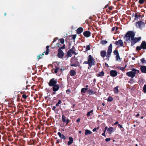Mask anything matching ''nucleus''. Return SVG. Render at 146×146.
Wrapping results in <instances>:
<instances>
[{
	"label": "nucleus",
	"instance_id": "1",
	"mask_svg": "<svg viewBox=\"0 0 146 146\" xmlns=\"http://www.w3.org/2000/svg\"><path fill=\"white\" fill-rule=\"evenodd\" d=\"M87 61L84 62V63L88 64L89 66L91 67L92 66L95 65V61L91 55H89L87 58Z\"/></svg>",
	"mask_w": 146,
	"mask_h": 146
},
{
	"label": "nucleus",
	"instance_id": "2",
	"mask_svg": "<svg viewBox=\"0 0 146 146\" xmlns=\"http://www.w3.org/2000/svg\"><path fill=\"white\" fill-rule=\"evenodd\" d=\"M135 33L132 31H129L126 34L125 37V39L127 41H131L134 37Z\"/></svg>",
	"mask_w": 146,
	"mask_h": 146
},
{
	"label": "nucleus",
	"instance_id": "3",
	"mask_svg": "<svg viewBox=\"0 0 146 146\" xmlns=\"http://www.w3.org/2000/svg\"><path fill=\"white\" fill-rule=\"evenodd\" d=\"M139 72V70L135 69V68L132 69V71L128 72L126 73V74L128 76L131 77L132 78H133L135 74L138 73Z\"/></svg>",
	"mask_w": 146,
	"mask_h": 146
},
{
	"label": "nucleus",
	"instance_id": "4",
	"mask_svg": "<svg viewBox=\"0 0 146 146\" xmlns=\"http://www.w3.org/2000/svg\"><path fill=\"white\" fill-rule=\"evenodd\" d=\"M45 119V118H44ZM44 122V124L43 125H42L40 126V128L41 129L40 130V136H42V137H45L46 134V128L44 127V124L45 122V120H44V118H43V120H42Z\"/></svg>",
	"mask_w": 146,
	"mask_h": 146
},
{
	"label": "nucleus",
	"instance_id": "5",
	"mask_svg": "<svg viewBox=\"0 0 146 146\" xmlns=\"http://www.w3.org/2000/svg\"><path fill=\"white\" fill-rule=\"evenodd\" d=\"M112 44H110L108 48V53L106 55V57L108 58H109L111 53L112 51Z\"/></svg>",
	"mask_w": 146,
	"mask_h": 146
},
{
	"label": "nucleus",
	"instance_id": "6",
	"mask_svg": "<svg viewBox=\"0 0 146 146\" xmlns=\"http://www.w3.org/2000/svg\"><path fill=\"white\" fill-rule=\"evenodd\" d=\"M141 39V37L137 38H135L134 37L133 38V39L131 40L132 41L131 42V45H133L135 43H136L137 42L139 41Z\"/></svg>",
	"mask_w": 146,
	"mask_h": 146
},
{
	"label": "nucleus",
	"instance_id": "7",
	"mask_svg": "<svg viewBox=\"0 0 146 146\" xmlns=\"http://www.w3.org/2000/svg\"><path fill=\"white\" fill-rule=\"evenodd\" d=\"M145 26V24L142 21H140L137 23L136 26L137 27L142 29Z\"/></svg>",
	"mask_w": 146,
	"mask_h": 146
},
{
	"label": "nucleus",
	"instance_id": "8",
	"mask_svg": "<svg viewBox=\"0 0 146 146\" xmlns=\"http://www.w3.org/2000/svg\"><path fill=\"white\" fill-rule=\"evenodd\" d=\"M115 44L117 45L118 47L122 46L123 45V41L121 40H119L118 41H116Z\"/></svg>",
	"mask_w": 146,
	"mask_h": 146
},
{
	"label": "nucleus",
	"instance_id": "9",
	"mask_svg": "<svg viewBox=\"0 0 146 146\" xmlns=\"http://www.w3.org/2000/svg\"><path fill=\"white\" fill-rule=\"evenodd\" d=\"M74 53V48H73L68 51L67 53V56H68V57H71L72 54Z\"/></svg>",
	"mask_w": 146,
	"mask_h": 146
},
{
	"label": "nucleus",
	"instance_id": "10",
	"mask_svg": "<svg viewBox=\"0 0 146 146\" xmlns=\"http://www.w3.org/2000/svg\"><path fill=\"white\" fill-rule=\"evenodd\" d=\"M58 56L60 58H62L64 55V53L63 51L60 49L58 50Z\"/></svg>",
	"mask_w": 146,
	"mask_h": 146
},
{
	"label": "nucleus",
	"instance_id": "11",
	"mask_svg": "<svg viewBox=\"0 0 146 146\" xmlns=\"http://www.w3.org/2000/svg\"><path fill=\"white\" fill-rule=\"evenodd\" d=\"M56 83V81L54 80V79L53 78L50 80L49 84L50 86H54Z\"/></svg>",
	"mask_w": 146,
	"mask_h": 146
},
{
	"label": "nucleus",
	"instance_id": "12",
	"mask_svg": "<svg viewBox=\"0 0 146 146\" xmlns=\"http://www.w3.org/2000/svg\"><path fill=\"white\" fill-rule=\"evenodd\" d=\"M110 75L112 77H115L116 76L117 74V72L115 70H112L110 72Z\"/></svg>",
	"mask_w": 146,
	"mask_h": 146
},
{
	"label": "nucleus",
	"instance_id": "13",
	"mask_svg": "<svg viewBox=\"0 0 146 146\" xmlns=\"http://www.w3.org/2000/svg\"><path fill=\"white\" fill-rule=\"evenodd\" d=\"M46 54V51H44L42 54H40L37 56V60H38L39 59L42 58L44 56V53Z\"/></svg>",
	"mask_w": 146,
	"mask_h": 146
},
{
	"label": "nucleus",
	"instance_id": "14",
	"mask_svg": "<svg viewBox=\"0 0 146 146\" xmlns=\"http://www.w3.org/2000/svg\"><path fill=\"white\" fill-rule=\"evenodd\" d=\"M141 46L142 48L144 49H146V42L145 41H143L141 45Z\"/></svg>",
	"mask_w": 146,
	"mask_h": 146
},
{
	"label": "nucleus",
	"instance_id": "15",
	"mask_svg": "<svg viewBox=\"0 0 146 146\" xmlns=\"http://www.w3.org/2000/svg\"><path fill=\"white\" fill-rule=\"evenodd\" d=\"M114 130L113 128L112 127H111L107 129V131L108 132L109 134H111L113 131Z\"/></svg>",
	"mask_w": 146,
	"mask_h": 146
},
{
	"label": "nucleus",
	"instance_id": "16",
	"mask_svg": "<svg viewBox=\"0 0 146 146\" xmlns=\"http://www.w3.org/2000/svg\"><path fill=\"white\" fill-rule=\"evenodd\" d=\"M62 121L64 122H66V124H67L69 122V119H67L66 120V117L64 116V115H62Z\"/></svg>",
	"mask_w": 146,
	"mask_h": 146
},
{
	"label": "nucleus",
	"instance_id": "17",
	"mask_svg": "<svg viewBox=\"0 0 146 146\" xmlns=\"http://www.w3.org/2000/svg\"><path fill=\"white\" fill-rule=\"evenodd\" d=\"M141 69L142 72L146 73V66H141Z\"/></svg>",
	"mask_w": 146,
	"mask_h": 146
},
{
	"label": "nucleus",
	"instance_id": "18",
	"mask_svg": "<svg viewBox=\"0 0 146 146\" xmlns=\"http://www.w3.org/2000/svg\"><path fill=\"white\" fill-rule=\"evenodd\" d=\"M84 35L86 37H88L90 36V32L86 31L83 33Z\"/></svg>",
	"mask_w": 146,
	"mask_h": 146
},
{
	"label": "nucleus",
	"instance_id": "19",
	"mask_svg": "<svg viewBox=\"0 0 146 146\" xmlns=\"http://www.w3.org/2000/svg\"><path fill=\"white\" fill-rule=\"evenodd\" d=\"M69 141L68 142V145H70L73 142V138L71 137H69Z\"/></svg>",
	"mask_w": 146,
	"mask_h": 146
},
{
	"label": "nucleus",
	"instance_id": "20",
	"mask_svg": "<svg viewBox=\"0 0 146 146\" xmlns=\"http://www.w3.org/2000/svg\"><path fill=\"white\" fill-rule=\"evenodd\" d=\"M53 87V90L54 91H57L59 88V86L58 85H54Z\"/></svg>",
	"mask_w": 146,
	"mask_h": 146
},
{
	"label": "nucleus",
	"instance_id": "21",
	"mask_svg": "<svg viewBox=\"0 0 146 146\" xmlns=\"http://www.w3.org/2000/svg\"><path fill=\"white\" fill-rule=\"evenodd\" d=\"M106 52L105 51L102 50L101 52V56L102 57H104L106 56Z\"/></svg>",
	"mask_w": 146,
	"mask_h": 146
},
{
	"label": "nucleus",
	"instance_id": "22",
	"mask_svg": "<svg viewBox=\"0 0 146 146\" xmlns=\"http://www.w3.org/2000/svg\"><path fill=\"white\" fill-rule=\"evenodd\" d=\"M83 29L82 27L78 28L77 30V33L78 34H80L83 31Z\"/></svg>",
	"mask_w": 146,
	"mask_h": 146
},
{
	"label": "nucleus",
	"instance_id": "23",
	"mask_svg": "<svg viewBox=\"0 0 146 146\" xmlns=\"http://www.w3.org/2000/svg\"><path fill=\"white\" fill-rule=\"evenodd\" d=\"M58 134L61 139H66L65 136L63 135H62L60 132H58Z\"/></svg>",
	"mask_w": 146,
	"mask_h": 146
},
{
	"label": "nucleus",
	"instance_id": "24",
	"mask_svg": "<svg viewBox=\"0 0 146 146\" xmlns=\"http://www.w3.org/2000/svg\"><path fill=\"white\" fill-rule=\"evenodd\" d=\"M114 92L115 94H117L119 92V90L118 89V87L116 86L113 89Z\"/></svg>",
	"mask_w": 146,
	"mask_h": 146
},
{
	"label": "nucleus",
	"instance_id": "25",
	"mask_svg": "<svg viewBox=\"0 0 146 146\" xmlns=\"http://www.w3.org/2000/svg\"><path fill=\"white\" fill-rule=\"evenodd\" d=\"M104 73L103 71H101L99 72L98 74V77L103 76H104Z\"/></svg>",
	"mask_w": 146,
	"mask_h": 146
},
{
	"label": "nucleus",
	"instance_id": "26",
	"mask_svg": "<svg viewBox=\"0 0 146 146\" xmlns=\"http://www.w3.org/2000/svg\"><path fill=\"white\" fill-rule=\"evenodd\" d=\"M76 74V72L75 71L72 70H71L70 72V74L71 76H74Z\"/></svg>",
	"mask_w": 146,
	"mask_h": 146
},
{
	"label": "nucleus",
	"instance_id": "27",
	"mask_svg": "<svg viewBox=\"0 0 146 146\" xmlns=\"http://www.w3.org/2000/svg\"><path fill=\"white\" fill-rule=\"evenodd\" d=\"M88 93L90 95H92L94 94L95 93V92H94L92 90L89 89L88 91Z\"/></svg>",
	"mask_w": 146,
	"mask_h": 146
},
{
	"label": "nucleus",
	"instance_id": "28",
	"mask_svg": "<svg viewBox=\"0 0 146 146\" xmlns=\"http://www.w3.org/2000/svg\"><path fill=\"white\" fill-rule=\"evenodd\" d=\"M92 132L88 130H86L85 134L86 135H87L88 134H91Z\"/></svg>",
	"mask_w": 146,
	"mask_h": 146
},
{
	"label": "nucleus",
	"instance_id": "29",
	"mask_svg": "<svg viewBox=\"0 0 146 146\" xmlns=\"http://www.w3.org/2000/svg\"><path fill=\"white\" fill-rule=\"evenodd\" d=\"M88 90L87 88H83L82 89L81 92L82 93H85Z\"/></svg>",
	"mask_w": 146,
	"mask_h": 146
},
{
	"label": "nucleus",
	"instance_id": "30",
	"mask_svg": "<svg viewBox=\"0 0 146 146\" xmlns=\"http://www.w3.org/2000/svg\"><path fill=\"white\" fill-rule=\"evenodd\" d=\"M49 46H46V55L48 54L49 52L50 51V50L49 49Z\"/></svg>",
	"mask_w": 146,
	"mask_h": 146
},
{
	"label": "nucleus",
	"instance_id": "31",
	"mask_svg": "<svg viewBox=\"0 0 146 146\" xmlns=\"http://www.w3.org/2000/svg\"><path fill=\"white\" fill-rule=\"evenodd\" d=\"M116 59L117 61H121V59L119 57V54H117L116 56Z\"/></svg>",
	"mask_w": 146,
	"mask_h": 146
},
{
	"label": "nucleus",
	"instance_id": "32",
	"mask_svg": "<svg viewBox=\"0 0 146 146\" xmlns=\"http://www.w3.org/2000/svg\"><path fill=\"white\" fill-rule=\"evenodd\" d=\"M101 43L103 44V45H104L106 44L107 43V41L106 40H102L101 42Z\"/></svg>",
	"mask_w": 146,
	"mask_h": 146
},
{
	"label": "nucleus",
	"instance_id": "33",
	"mask_svg": "<svg viewBox=\"0 0 146 146\" xmlns=\"http://www.w3.org/2000/svg\"><path fill=\"white\" fill-rule=\"evenodd\" d=\"M141 62L143 63H145L146 62V61L145 60V59L144 58H142L141 60Z\"/></svg>",
	"mask_w": 146,
	"mask_h": 146
},
{
	"label": "nucleus",
	"instance_id": "34",
	"mask_svg": "<svg viewBox=\"0 0 146 146\" xmlns=\"http://www.w3.org/2000/svg\"><path fill=\"white\" fill-rule=\"evenodd\" d=\"M93 111V110H92L91 111H89V112H88L87 114V115L88 116H89L90 115V114L91 113H92V114H93V113H92Z\"/></svg>",
	"mask_w": 146,
	"mask_h": 146
},
{
	"label": "nucleus",
	"instance_id": "35",
	"mask_svg": "<svg viewBox=\"0 0 146 146\" xmlns=\"http://www.w3.org/2000/svg\"><path fill=\"white\" fill-rule=\"evenodd\" d=\"M135 19L137 20L138 18L140 17V16L139 15L136 14L135 15Z\"/></svg>",
	"mask_w": 146,
	"mask_h": 146
},
{
	"label": "nucleus",
	"instance_id": "36",
	"mask_svg": "<svg viewBox=\"0 0 146 146\" xmlns=\"http://www.w3.org/2000/svg\"><path fill=\"white\" fill-rule=\"evenodd\" d=\"M145 1V0H139V3L141 4H143Z\"/></svg>",
	"mask_w": 146,
	"mask_h": 146
},
{
	"label": "nucleus",
	"instance_id": "37",
	"mask_svg": "<svg viewBox=\"0 0 146 146\" xmlns=\"http://www.w3.org/2000/svg\"><path fill=\"white\" fill-rule=\"evenodd\" d=\"M143 91L145 93H146V85H145L143 88Z\"/></svg>",
	"mask_w": 146,
	"mask_h": 146
},
{
	"label": "nucleus",
	"instance_id": "38",
	"mask_svg": "<svg viewBox=\"0 0 146 146\" xmlns=\"http://www.w3.org/2000/svg\"><path fill=\"white\" fill-rule=\"evenodd\" d=\"M113 99L111 97H109L108 99V101L109 102H111L112 101Z\"/></svg>",
	"mask_w": 146,
	"mask_h": 146
},
{
	"label": "nucleus",
	"instance_id": "39",
	"mask_svg": "<svg viewBox=\"0 0 146 146\" xmlns=\"http://www.w3.org/2000/svg\"><path fill=\"white\" fill-rule=\"evenodd\" d=\"M141 49H142L141 47V46H137L136 48V50H140Z\"/></svg>",
	"mask_w": 146,
	"mask_h": 146
},
{
	"label": "nucleus",
	"instance_id": "40",
	"mask_svg": "<svg viewBox=\"0 0 146 146\" xmlns=\"http://www.w3.org/2000/svg\"><path fill=\"white\" fill-rule=\"evenodd\" d=\"M22 97L24 99H26L27 98V96L25 94H23L22 96Z\"/></svg>",
	"mask_w": 146,
	"mask_h": 146
},
{
	"label": "nucleus",
	"instance_id": "41",
	"mask_svg": "<svg viewBox=\"0 0 146 146\" xmlns=\"http://www.w3.org/2000/svg\"><path fill=\"white\" fill-rule=\"evenodd\" d=\"M61 101L60 100H59L58 102L56 104V106H59V105L61 103Z\"/></svg>",
	"mask_w": 146,
	"mask_h": 146
},
{
	"label": "nucleus",
	"instance_id": "42",
	"mask_svg": "<svg viewBox=\"0 0 146 146\" xmlns=\"http://www.w3.org/2000/svg\"><path fill=\"white\" fill-rule=\"evenodd\" d=\"M120 70H121L122 71L124 69H125V68L123 67H119L118 68Z\"/></svg>",
	"mask_w": 146,
	"mask_h": 146
},
{
	"label": "nucleus",
	"instance_id": "43",
	"mask_svg": "<svg viewBox=\"0 0 146 146\" xmlns=\"http://www.w3.org/2000/svg\"><path fill=\"white\" fill-rule=\"evenodd\" d=\"M59 69V68L57 67H56L55 69L54 70V73H56L57 72L58 70Z\"/></svg>",
	"mask_w": 146,
	"mask_h": 146
},
{
	"label": "nucleus",
	"instance_id": "44",
	"mask_svg": "<svg viewBox=\"0 0 146 146\" xmlns=\"http://www.w3.org/2000/svg\"><path fill=\"white\" fill-rule=\"evenodd\" d=\"M86 50H89L90 49V46L89 45H88L86 46Z\"/></svg>",
	"mask_w": 146,
	"mask_h": 146
},
{
	"label": "nucleus",
	"instance_id": "45",
	"mask_svg": "<svg viewBox=\"0 0 146 146\" xmlns=\"http://www.w3.org/2000/svg\"><path fill=\"white\" fill-rule=\"evenodd\" d=\"M112 31H114L115 30L116 31L117 30V28H116L115 27H113L112 29Z\"/></svg>",
	"mask_w": 146,
	"mask_h": 146
},
{
	"label": "nucleus",
	"instance_id": "46",
	"mask_svg": "<svg viewBox=\"0 0 146 146\" xmlns=\"http://www.w3.org/2000/svg\"><path fill=\"white\" fill-rule=\"evenodd\" d=\"M111 140V139L110 138H107L105 139V141L106 142H108Z\"/></svg>",
	"mask_w": 146,
	"mask_h": 146
},
{
	"label": "nucleus",
	"instance_id": "47",
	"mask_svg": "<svg viewBox=\"0 0 146 146\" xmlns=\"http://www.w3.org/2000/svg\"><path fill=\"white\" fill-rule=\"evenodd\" d=\"M66 92L67 94H69L70 93V90H68L66 91Z\"/></svg>",
	"mask_w": 146,
	"mask_h": 146
},
{
	"label": "nucleus",
	"instance_id": "48",
	"mask_svg": "<svg viewBox=\"0 0 146 146\" xmlns=\"http://www.w3.org/2000/svg\"><path fill=\"white\" fill-rule=\"evenodd\" d=\"M60 42L62 43L63 44L64 42V40L63 39H60Z\"/></svg>",
	"mask_w": 146,
	"mask_h": 146
},
{
	"label": "nucleus",
	"instance_id": "49",
	"mask_svg": "<svg viewBox=\"0 0 146 146\" xmlns=\"http://www.w3.org/2000/svg\"><path fill=\"white\" fill-rule=\"evenodd\" d=\"M114 53L115 54H116L117 55V54H118V53L117 50H115L114 51Z\"/></svg>",
	"mask_w": 146,
	"mask_h": 146
},
{
	"label": "nucleus",
	"instance_id": "50",
	"mask_svg": "<svg viewBox=\"0 0 146 146\" xmlns=\"http://www.w3.org/2000/svg\"><path fill=\"white\" fill-rule=\"evenodd\" d=\"M118 126L121 128H123V127H122V125H120V124H118Z\"/></svg>",
	"mask_w": 146,
	"mask_h": 146
},
{
	"label": "nucleus",
	"instance_id": "51",
	"mask_svg": "<svg viewBox=\"0 0 146 146\" xmlns=\"http://www.w3.org/2000/svg\"><path fill=\"white\" fill-rule=\"evenodd\" d=\"M76 37V36L75 35H73L72 36V38L73 39H75Z\"/></svg>",
	"mask_w": 146,
	"mask_h": 146
},
{
	"label": "nucleus",
	"instance_id": "52",
	"mask_svg": "<svg viewBox=\"0 0 146 146\" xmlns=\"http://www.w3.org/2000/svg\"><path fill=\"white\" fill-rule=\"evenodd\" d=\"M108 129V127H106L105 128V130L104 131V132H105L106 131V130Z\"/></svg>",
	"mask_w": 146,
	"mask_h": 146
},
{
	"label": "nucleus",
	"instance_id": "53",
	"mask_svg": "<svg viewBox=\"0 0 146 146\" xmlns=\"http://www.w3.org/2000/svg\"><path fill=\"white\" fill-rule=\"evenodd\" d=\"M105 132H104V133H102V135L106 137V136L105 134Z\"/></svg>",
	"mask_w": 146,
	"mask_h": 146
},
{
	"label": "nucleus",
	"instance_id": "54",
	"mask_svg": "<svg viewBox=\"0 0 146 146\" xmlns=\"http://www.w3.org/2000/svg\"><path fill=\"white\" fill-rule=\"evenodd\" d=\"M105 66H106V67H109V66H108V64H107L106 63H105Z\"/></svg>",
	"mask_w": 146,
	"mask_h": 146
},
{
	"label": "nucleus",
	"instance_id": "55",
	"mask_svg": "<svg viewBox=\"0 0 146 146\" xmlns=\"http://www.w3.org/2000/svg\"><path fill=\"white\" fill-rule=\"evenodd\" d=\"M80 121V119L79 118L77 120V122H79Z\"/></svg>",
	"mask_w": 146,
	"mask_h": 146
},
{
	"label": "nucleus",
	"instance_id": "56",
	"mask_svg": "<svg viewBox=\"0 0 146 146\" xmlns=\"http://www.w3.org/2000/svg\"><path fill=\"white\" fill-rule=\"evenodd\" d=\"M96 128H94L93 129V132H94V131H96Z\"/></svg>",
	"mask_w": 146,
	"mask_h": 146
},
{
	"label": "nucleus",
	"instance_id": "57",
	"mask_svg": "<svg viewBox=\"0 0 146 146\" xmlns=\"http://www.w3.org/2000/svg\"><path fill=\"white\" fill-rule=\"evenodd\" d=\"M55 108H56V107H55V106H54V107H53V108H52V109L53 110H54L55 109Z\"/></svg>",
	"mask_w": 146,
	"mask_h": 146
},
{
	"label": "nucleus",
	"instance_id": "58",
	"mask_svg": "<svg viewBox=\"0 0 146 146\" xmlns=\"http://www.w3.org/2000/svg\"><path fill=\"white\" fill-rule=\"evenodd\" d=\"M118 123V122L117 121L116 122L114 123V125H115L116 124H117Z\"/></svg>",
	"mask_w": 146,
	"mask_h": 146
},
{
	"label": "nucleus",
	"instance_id": "59",
	"mask_svg": "<svg viewBox=\"0 0 146 146\" xmlns=\"http://www.w3.org/2000/svg\"><path fill=\"white\" fill-rule=\"evenodd\" d=\"M71 66H76V65L75 64H71Z\"/></svg>",
	"mask_w": 146,
	"mask_h": 146
},
{
	"label": "nucleus",
	"instance_id": "60",
	"mask_svg": "<svg viewBox=\"0 0 146 146\" xmlns=\"http://www.w3.org/2000/svg\"><path fill=\"white\" fill-rule=\"evenodd\" d=\"M139 115V113H138L136 115V117H138Z\"/></svg>",
	"mask_w": 146,
	"mask_h": 146
},
{
	"label": "nucleus",
	"instance_id": "61",
	"mask_svg": "<svg viewBox=\"0 0 146 146\" xmlns=\"http://www.w3.org/2000/svg\"><path fill=\"white\" fill-rule=\"evenodd\" d=\"M132 59L133 60H135V58H134V57H132Z\"/></svg>",
	"mask_w": 146,
	"mask_h": 146
},
{
	"label": "nucleus",
	"instance_id": "62",
	"mask_svg": "<svg viewBox=\"0 0 146 146\" xmlns=\"http://www.w3.org/2000/svg\"><path fill=\"white\" fill-rule=\"evenodd\" d=\"M102 104L103 106H104L105 105V104L104 103H102Z\"/></svg>",
	"mask_w": 146,
	"mask_h": 146
},
{
	"label": "nucleus",
	"instance_id": "63",
	"mask_svg": "<svg viewBox=\"0 0 146 146\" xmlns=\"http://www.w3.org/2000/svg\"><path fill=\"white\" fill-rule=\"evenodd\" d=\"M43 106H46V104H43Z\"/></svg>",
	"mask_w": 146,
	"mask_h": 146
},
{
	"label": "nucleus",
	"instance_id": "64",
	"mask_svg": "<svg viewBox=\"0 0 146 146\" xmlns=\"http://www.w3.org/2000/svg\"><path fill=\"white\" fill-rule=\"evenodd\" d=\"M6 15V13H5L4 14V15L5 16Z\"/></svg>",
	"mask_w": 146,
	"mask_h": 146
}]
</instances>
